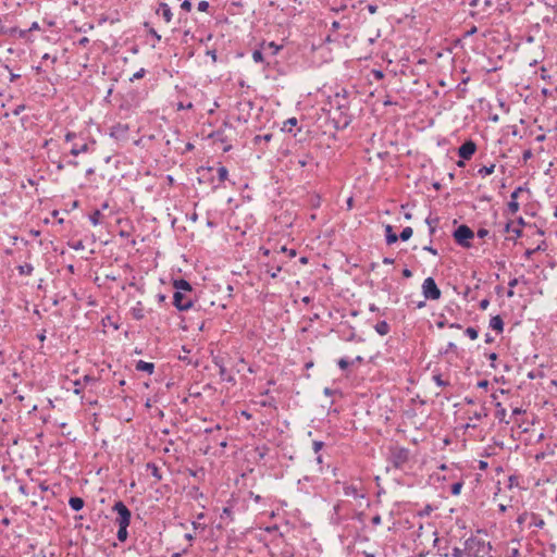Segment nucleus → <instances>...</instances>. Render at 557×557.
Returning <instances> with one entry per match:
<instances>
[{"mask_svg":"<svg viewBox=\"0 0 557 557\" xmlns=\"http://www.w3.org/2000/svg\"><path fill=\"white\" fill-rule=\"evenodd\" d=\"M349 103V92L345 88H341L329 97V117L337 131L345 129L352 121Z\"/></svg>","mask_w":557,"mask_h":557,"instance_id":"obj_1","label":"nucleus"},{"mask_svg":"<svg viewBox=\"0 0 557 557\" xmlns=\"http://www.w3.org/2000/svg\"><path fill=\"white\" fill-rule=\"evenodd\" d=\"M411 458L410 449L398 444L388 446L387 462L397 470H404Z\"/></svg>","mask_w":557,"mask_h":557,"instance_id":"obj_2","label":"nucleus"},{"mask_svg":"<svg viewBox=\"0 0 557 557\" xmlns=\"http://www.w3.org/2000/svg\"><path fill=\"white\" fill-rule=\"evenodd\" d=\"M465 550L469 557H484L492 550V545L482 539L470 536L465 541Z\"/></svg>","mask_w":557,"mask_h":557,"instance_id":"obj_3","label":"nucleus"},{"mask_svg":"<svg viewBox=\"0 0 557 557\" xmlns=\"http://www.w3.org/2000/svg\"><path fill=\"white\" fill-rule=\"evenodd\" d=\"M453 237L462 248H471V239L474 237V232L468 225L461 224L453 232Z\"/></svg>","mask_w":557,"mask_h":557,"instance_id":"obj_4","label":"nucleus"},{"mask_svg":"<svg viewBox=\"0 0 557 557\" xmlns=\"http://www.w3.org/2000/svg\"><path fill=\"white\" fill-rule=\"evenodd\" d=\"M195 297L193 293L174 292L172 304L178 311H187L194 307Z\"/></svg>","mask_w":557,"mask_h":557,"instance_id":"obj_5","label":"nucleus"},{"mask_svg":"<svg viewBox=\"0 0 557 557\" xmlns=\"http://www.w3.org/2000/svg\"><path fill=\"white\" fill-rule=\"evenodd\" d=\"M112 511L116 512L117 515L114 520L116 525L125 524L126 527H129L132 512L122 500H117L114 503Z\"/></svg>","mask_w":557,"mask_h":557,"instance_id":"obj_6","label":"nucleus"},{"mask_svg":"<svg viewBox=\"0 0 557 557\" xmlns=\"http://www.w3.org/2000/svg\"><path fill=\"white\" fill-rule=\"evenodd\" d=\"M422 294L424 299L428 300H437L441 298L442 292L436 285V282L433 277H426L422 283Z\"/></svg>","mask_w":557,"mask_h":557,"instance_id":"obj_7","label":"nucleus"},{"mask_svg":"<svg viewBox=\"0 0 557 557\" xmlns=\"http://www.w3.org/2000/svg\"><path fill=\"white\" fill-rule=\"evenodd\" d=\"M212 362L219 369V375L222 381H226L230 383L235 382L234 376L228 374V372H227L226 364H225L226 363L225 358L223 356H220V355L214 356L212 359Z\"/></svg>","mask_w":557,"mask_h":557,"instance_id":"obj_8","label":"nucleus"},{"mask_svg":"<svg viewBox=\"0 0 557 557\" xmlns=\"http://www.w3.org/2000/svg\"><path fill=\"white\" fill-rule=\"evenodd\" d=\"M475 151L476 144L472 139H468L458 148V156L460 159L470 160Z\"/></svg>","mask_w":557,"mask_h":557,"instance_id":"obj_9","label":"nucleus"},{"mask_svg":"<svg viewBox=\"0 0 557 557\" xmlns=\"http://www.w3.org/2000/svg\"><path fill=\"white\" fill-rule=\"evenodd\" d=\"M173 288L174 292H182V293H193L195 294V289L193 288L191 284L186 281L185 278H176L173 281Z\"/></svg>","mask_w":557,"mask_h":557,"instance_id":"obj_10","label":"nucleus"},{"mask_svg":"<svg viewBox=\"0 0 557 557\" xmlns=\"http://www.w3.org/2000/svg\"><path fill=\"white\" fill-rule=\"evenodd\" d=\"M156 13L158 15H161L166 23H170L172 21L173 13L171 11V8L165 2H161L159 4V8L156 10Z\"/></svg>","mask_w":557,"mask_h":557,"instance_id":"obj_11","label":"nucleus"},{"mask_svg":"<svg viewBox=\"0 0 557 557\" xmlns=\"http://www.w3.org/2000/svg\"><path fill=\"white\" fill-rule=\"evenodd\" d=\"M95 144H96V141H95V140H92V143H91V144H87V143H85V144H83V145H81V146H78V145H76V144H75V145H73V147L71 148L70 153H71L72 156H74V157H77L79 153L88 152V151L90 150V147H91V146H94Z\"/></svg>","mask_w":557,"mask_h":557,"instance_id":"obj_12","label":"nucleus"},{"mask_svg":"<svg viewBox=\"0 0 557 557\" xmlns=\"http://www.w3.org/2000/svg\"><path fill=\"white\" fill-rule=\"evenodd\" d=\"M490 327L497 333H503L504 331V320L500 315H494L490 320Z\"/></svg>","mask_w":557,"mask_h":557,"instance_id":"obj_13","label":"nucleus"},{"mask_svg":"<svg viewBox=\"0 0 557 557\" xmlns=\"http://www.w3.org/2000/svg\"><path fill=\"white\" fill-rule=\"evenodd\" d=\"M344 495L354 498L364 497V494L360 493L358 486L354 484L344 486Z\"/></svg>","mask_w":557,"mask_h":557,"instance_id":"obj_14","label":"nucleus"},{"mask_svg":"<svg viewBox=\"0 0 557 557\" xmlns=\"http://www.w3.org/2000/svg\"><path fill=\"white\" fill-rule=\"evenodd\" d=\"M132 317L135 320H143L145 318V308L141 301H137L136 305L131 309Z\"/></svg>","mask_w":557,"mask_h":557,"instance_id":"obj_15","label":"nucleus"},{"mask_svg":"<svg viewBox=\"0 0 557 557\" xmlns=\"http://www.w3.org/2000/svg\"><path fill=\"white\" fill-rule=\"evenodd\" d=\"M282 48L283 47L281 45H277L274 41H270V42L263 41L261 44V49L264 51H268L271 55H276Z\"/></svg>","mask_w":557,"mask_h":557,"instance_id":"obj_16","label":"nucleus"},{"mask_svg":"<svg viewBox=\"0 0 557 557\" xmlns=\"http://www.w3.org/2000/svg\"><path fill=\"white\" fill-rule=\"evenodd\" d=\"M135 369L140 372H147L149 374H152L154 371V364L152 362L139 360L136 362Z\"/></svg>","mask_w":557,"mask_h":557,"instance_id":"obj_17","label":"nucleus"},{"mask_svg":"<svg viewBox=\"0 0 557 557\" xmlns=\"http://www.w3.org/2000/svg\"><path fill=\"white\" fill-rule=\"evenodd\" d=\"M84 505H85V502L82 497H78V496H73L69 499V506L74 510V511H79L84 508Z\"/></svg>","mask_w":557,"mask_h":557,"instance_id":"obj_18","label":"nucleus"},{"mask_svg":"<svg viewBox=\"0 0 557 557\" xmlns=\"http://www.w3.org/2000/svg\"><path fill=\"white\" fill-rule=\"evenodd\" d=\"M374 330L379 335L384 336L389 333L391 326L385 320H382L374 325Z\"/></svg>","mask_w":557,"mask_h":557,"instance_id":"obj_19","label":"nucleus"},{"mask_svg":"<svg viewBox=\"0 0 557 557\" xmlns=\"http://www.w3.org/2000/svg\"><path fill=\"white\" fill-rule=\"evenodd\" d=\"M146 469L156 479V481L159 482V481L162 480L161 471H160L159 467L154 462H148L146 465Z\"/></svg>","mask_w":557,"mask_h":557,"instance_id":"obj_20","label":"nucleus"},{"mask_svg":"<svg viewBox=\"0 0 557 557\" xmlns=\"http://www.w3.org/2000/svg\"><path fill=\"white\" fill-rule=\"evenodd\" d=\"M385 239L388 245L395 244L398 240V236L394 233L393 226L385 225Z\"/></svg>","mask_w":557,"mask_h":557,"instance_id":"obj_21","label":"nucleus"},{"mask_svg":"<svg viewBox=\"0 0 557 557\" xmlns=\"http://www.w3.org/2000/svg\"><path fill=\"white\" fill-rule=\"evenodd\" d=\"M495 407H496V412H495L496 419H498L499 422H504V423L508 424L509 421L506 420V414H507L506 409L502 406L500 403H496Z\"/></svg>","mask_w":557,"mask_h":557,"instance_id":"obj_22","label":"nucleus"},{"mask_svg":"<svg viewBox=\"0 0 557 557\" xmlns=\"http://www.w3.org/2000/svg\"><path fill=\"white\" fill-rule=\"evenodd\" d=\"M298 120L296 117H289L287 119L282 126V132L284 133H293V129L295 126H297Z\"/></svg>","mask_w":557,"mask_h":557,"instance_id":"obj_23","label":"nucleus"},{"mask_svg":"<svg viewBox=\"0 0 557 557\" xmlns=\"http://www.w3.org/2000/svg\"><path fill=\"white\" fill-rule=\"evenodd\" d=\"M127 131H128V126L127 125H123L121 123H117L116 125H113L111 127L110 135L113 136V137H117L119 135L125 134Z\"/></svg>","mask_w":557,"mask_h":557,"instance_id":"obj_24","label":"nucleus"},{"mask_svg":"<svg viewBox=\"0 0 557 557\" xmlns=\"http://www.w3.org/2000/svg\"><path fill=\"white\" fill-rule=\"evenodd\" d=\"M18 32L17 27H5L2 23V20L0 18V37L4 35H9L11 37H14L16 33Z\"/></svg>","mask_w":557,"mask_h":557,"instance_id":"obj_25","label":"nucleus"},{"mask_svg":"<svg viewBox=\"0 0 557 557\" xmlns=\"http://www.w3.org/2000/svg\"><path fill=\"white\" fill-rule=\"evenodd\" d=\"M119 529H117V533H116V537L120 542H125L128 537V531H127V528L125 524H122V525H117Z\"/></svg>","mask_w":557,"mask_h":557,"instance_id":"obj_26","label":"nucleus"},{"mask_svg":"<svg viewBox=\"0 0 557 557\" xmlns=\"http://www.w3.org/2000/svg\"><path fill=\"white\" fill-rule=\"evenodd\" d=\"M144 27L147 29L148 34L157 41L159 42L161 40V35L158 34V32L150 25L149 22L144 23Z\"/></svg>","mask_w":557,"mask_h":557,"instance_id":"obj_27","label":"nucleus"},{"mask_svg":"<svg viewBox=\"0 0 557 557\" xmlns=\"http://www.w3.org/2000/svg\"><path fill=\"white\" fill-rule=\"evenodd\" d=\"M17 271L20 275H32L34 271V267L30 263H25L17 267Z\"/></svg>","mask_w":557,"mask_h":557,"instance_id":"obj_28","label":"nucleus"},{"mask_svg":"<svg viewBox=\"0 0 557 557\" xmlns=\"http://www.w3.org/2000/svg\"><path fill=\"white\" fill-rule=\"evenodd\" d=\"M494 170H495V164L492 163L490 165H484V166L480 168L478 171V174L485 177L487 175H491L494 172Z\"/></svg>","mask_w":557,"mask_h":557,"instance_id":"obj_29","label":"nucleus"},{"mask_svg":"<svg viewBox=\"0 0 557 557\" xmlns=\"http://www.w3.org/2000/svg\"><path fill=\"white\" fill-rule=\"evenodd\" d=\"M412 233H413L412 227L406 226L400 232L398 238H400L403 242H407L412 236Z\"/></svg>","mask_w":557,"mask_h":557,"instance_id":"obj_30","label":"nucleus"},{"mask_svg":"<svg viewBox=\"0 0 557 557\" xmlns=\"http://www.w3.org/2000/svg\"><path fill=\"white\" fill-rule=\"evenodd\" d=\"M216 174H218L219 182L223 183L228 176V171L225 166L221 165L216 169Z\"/></svg>","mask_w":557,"mask_h":557,"instance_id":"obj_31","label":"nucleus"},{"mask_svg":"<svg viewBox=\"0 0 557 557\" xmlns=\"http://www.w3.org/2000/svg\"><path fill=\"white\" fill-rule=\"evenodd\" d=\"M220 519L221 520H228V521H233V510L231 507H224L221 515H220Z\"/></svg>","mask_w":557,"mask_h":557,"instance_id":"obj_32","label":"nucleus"},{"mask_svg":"<svg viewBox=\"0 0 557 557\" xmlns=\"http://www.w3.org/2000/svg\"><path fill=\"white\" fill-rule=\"evenodd\" d=\"M272 137H273V135L270 133L264 134V135H257L253 138V143H255V145H260L262 141L269 143L272 139Z\"/></svg>","mask_w":557,"mask_h":557,"instance_id":"obj_33","label":"nucleus"},{"mask_svg":"<svg viewBox=\"0 0 557 557\" xmlns=\"http://www.w3.org/2000/svg\"><path fill=\"white\" fill-rule=\"evenodd\" d=\"M488 414L486 407L482 406L479 411L473 412V416L470 419L482 420L486 418Z\"/></svg>","mask_w":557,"mask_h":557,"instance_id":"obj_34","label":"nucleus"},{"mask_svg":"<svg viewBox=\"0 0 557 557\" xmlns=\"http://www.w3.org/2000/svg\"><path fill=\"white\" fill-rule=\"evenodd\" d=\"M438 222V219L435 218V219H432V218H426L425 220V223L429 225V233L430 235H434L435 231H436V223Z\"/></svg>","mask_w":557,"mask_h":557,"instance_id":"obj_35","label":"nucleus"},{"mask_svg":"<svg viewBox=\"0 0 557 557\" xmlns=\"http://www.w3.org/2000/svg\"><path fill=\"white\" fill-rule=\"evenodd\" d=\"M463 486V482L462 481H458V482H455L454 484H451L450 486V493L454 495V496H458L460 493H461V488Z\"/></svg>","mask_w":557,"mask_h":557,"instance_id":"obj_36","label":"nucleus"},{"mask_svg":"<svg viewBox=\"0 0 557 557\" xmlns=\"http://www.w3.org/2000/svg\"><path fill=\"white\" fill-rule=\"evenodd\" d=\"M252 60L256 63H263L264 62V57H263L262 49H256V50L252 51Z\"/></svg>","mask_w":557,"mask_h":557,"instance_id":"obj_37","label":"nucleus"},{"mask_svg":"<svg viewBox=\"0 0 557 557\" xmlns=\"http://www.w3.org/2000/svg\"><path fill=\"white\" fill-rule=\"evenodd\" d=\"M100 218L101 212L97 209L89 215V221L92 223V225H98L100 223Z\"/></svg>","mask_w":557,"mask_h":557,"instance_id":"obj_38","label":"nucleus"},{"mask_svg":"<svg viewBox=\"0 0 557 557\" xmlns=\"http://www.w3.org/2000/svg\"><path fill=\"white\" fill-rule=\"evenodd\" d=\"M522 191H529L528 187L524 185V186H518L510 195V200H517V198L519 197V195L522 193Z\"/></svg>","mask_w":557,"mask_h":557,"instance_id":"obj_39","label":"nucleus"},{"mask_svg":"<svg viewBox=\"0 0 557 557\" xmlns=\"http://www.w3.org/2000/svg\"><path fill=\"white\" fill-rule=\"evenodd\" d=\"M465 334L472 341L476 339L479 336L478 330L472 326L467 327Z\"/></svg>","mask_w":557,"mask_h":557,"instance_id":"obj_40","label":"nucleus"},{"mask_svg":"<svg viewBox=\"0 0 557 557\" xmlns=\"http://www.w3.org/2000/svg\"><path fill=\"white\" fill-rule=\"evenodd\" d=\"M433 381L435 382V384L440 387H445V386H448L449 385V382L448 381H444L442 379V375L438 373V374H434L433 375Z\"/></svg>","mask_w":557,"mask_h":557,"instance_id":"obj_41","label":"nucleus"},{"mask_svg":"<svg viewBox=\"0 0 557 557\" xmlns=\"http://www.w3.org/2000/svg\"><path fill=\"white\" fill-rule=\"evenodd\" d=\"M34 29H39V25L37 22H34L32 24V26L29 27V29L27 30H22V29H18V32L16 33V35H18L20 38H24L26 37L27 33L30 32V30H34Z\"/></svg>","mask_w":557,"mask_h":557,"instance_id":"obj_42","label":"nucleus"},{"mask_svg":"<svg viewBox=\"0 0 557 557\" xmlns=\"http://www.w3.org/2000/svg\"><path fill=\"white\" fill-rule=\"evenodd\" d=\"M519 208H520V206H519V203H518V201H517V200H510V201L508 202V211H509L511 214L517 213V212L519 211Z\"/></svg>","mask_w":557,"mask_h":557,"instance_id":"obj_43","label":"nucleus"},{"mask_svg":"<svg viewBox=\"0 0 557 557\" xmlns=\"http://www.w3.org/2000/svg\"><path fill=\"white\" fill-rule=\"evenodd\" d=\"M519 283V280L517 277H513L511 278L509 282H508V286H509V290L507 292V296L508 297H512L513 296V290L512 288L516 287Z\"/></svg>","mask_w":557,"mask_h":557,"instance_id":"obj_44","label":"nucleus"},{"mask_svg":"<svg viewBox=\"0 0 557 557\" xmlns=\"http://www.w3.org/2000/svg\"><path fill=\"white\" fill-rule=\"evenodd\" d=\"M268 451H269V447L267 445L256 448V453L258 454L260 459H263L265 457V455L268 454Z\"/></svg>","mask_w":557,"mask_h":557,"instance_id":"obj_45","label":"nucleus"},{"mask_svg":"<svg viewBox=\"0 0 557 557\" xmlns=\"http://www.w3.org/2000/svg\"><path fill=\"white\" fill-rule=\"evenodd\" d=\"M325 446L324 442L322 441H313L312 443V449L314 454H320V450Z\"/></svg>","mask_w":557,"mask_h":557,"instance_id":"obj_46","label":"nucleus"},{"mask_svg":"<svg viewBox=\"0 0 557 557\" xmlns=\"http://www.w3.org/2000/svg\"><path fill=\"white\" fill-rule=\"evenodd\" d=\"M350 361H348L347 358H341L338 361H337V364L341 370H346L348 369V367L350 366Z\"/></svg>","mask_w":557,"mask_h":557,"instance_id":"obj_47","label":"nucleus"},{"mask_svg":"<svg viewBox=\"0 0 557 557\" xmlns=\"http://www.w3.org/2000/svg\"><path fill=\"white\" fill-rule=\"evenodd\" d=\"M145 74H146V70L145 69H140V70H138L137 72H135L133 74V76L131 77V81L133 82L135 79H140V78H143L145 76Z\"/></svg>","mask_w":557,"mask_h":557,"instance_id":"obj_48","label":"nucleus"},{"mask_svg":"<svg viewBox=\"0 0 557 557\" xmlns=\"http://www.w3.org/2000/svg\"><path fill=\"white\" fill-rule=\"evenodd\" d=\"M73 384H74V393L76 395L82 394V392H83L82 381L81 380H76V381L73 382Z\"/></svg>","mask_w":557,"mask_h":557,"instance_id":"obj_49","label":"nucleus"},{"mask_svg":"<svg viewBox=\"0 0 557 557\" xmlns=\"http://www.w3.org/2000/svg\"><path fill=\"white\" fill-rule=\"evenodd\" d=\"M465 553H466L465 548L461 549L459 547H454L453 552H451V556L453 557H463Z\"/></svg>","mask_w":557,"mask_h":557,"instance_id":"obj_50","label":"nucleus"},{"mask_svg":"<svg viewBox=\"0 0 557 557\" xmlns=\"http://www.w3.org/2000/svg\"><path fill=\"white\" fill-rule=\"evenodd\" d=\"M457 349V346L455 343L449 342L445 348V350L442 351V354L447 355L450 351H455Z\"/></svg>","mask_w":557,"mask_h":557,"instance_id":"obj_51","label":"nucleus"},{"mask_svg":"<svg viewBox=\"0 0 557 557\" xmlns=\"http://www.w3.org/2000/svg\"><path fill=\"white\" fill-rule=\"evenodd\" d=\"M26 109L25 104H18L12 110V114L17 116Z\"/></svg>","mask_w":557,"mask_h":557,"instance_id":"obj_52","label":"nucleus"},{"mask_svg":"<svg viewBox=\"0 0 557 557\" xmlns=\"http://www.w3.org/2000/svg\"><path fill=\"white\" fill-rule=\"evenodd\" d=\"M193 103L191 102H188V103H184V102H178L177 103V110L178 111H182V110H189V109H193Z\"/></svg>","mask_w":557,"mask_h":557,"instance_id":"obj_53","label":"nucleus"},{"mask_svg":"<svg viewBox=\"0 0 557 557\" xmlns=\"http://www.w3.org/2000/svg\"><path fill=\"white\" fill-rule=\"evenodd\" d=\"M488 360L491 361V367L493 369H496L495 361L497 360V354L496 352H490L486 355Z\"/></svg>","mask_w":557,"mask_h":557,"instance_id":"obj_54","label":"nucleus"},{"mask_svg":"<svg viewBox=\"0 0 557 557\" xmlns=\"http://www.w3.org/2000/svg\"><path fill=\"white\" fill-rule=\"evenodd\" d=\"M209 2L206 0H202L198 3V10L201 12H206L209 9Z\"/></svg>","mask_w":557,"mask_h":557,"instance_id":"obj_55","label":"nucleus"},{"mask_svg":"<svg viewBox=\"0 0 557 557\" xmlns=\"http://www.w3.org/2000/svg\"><path fill=\"white\" fill-rule=\"evenodd\" d=\"M281 270L282 268L277 265L276 268H272V270H268V273L271 275V277L275 278Z\"/></svg>","mask_w":557,"mask_h":557,"instance_id":"obj_56","label":"nucleus"},{"mask_svg":"<svg viewBox=\"0 0 557 557\" xmlns=\"http://www.w3.org/2000/svg\"><path fill=\"white\" fill-rule=\"evenodd\" d=\"M533 157V152L531 149H527L523 151L522 153V159L524 162H527L529 159H531Z\"/></svg>","mask_w":557,"mask_h":557,"instance_id":"obj_57","label":"nucleus"},{"mask_svg":"<svg viewBox=\"0 0 557 557\" xmlns=\"http://www.w3.org/2000/svg\"><path fill=\"white\" fill-rule=\"evenodd\" d=\"M546 249H547V244H546V242H545V240H542V242H541V243H540V244L534 248V250H535L536 252H539V251H545Z\"/></svg>","mask_w":557,"mask_h":557,"instance_id":"obj_58","label":"nucleus"},{"mask_svg":"<svg viewBox=\"0 0 557 557\" xmlns=\"http://www.w3.org/2000/svg\"><path fill=\"white\" fill-rule=\"evenodd\" d=\"M446 325L448 326V323H447L446 319L444 318V314H442L441 319L436 322V326L438 329H443Z\"/></svg>","mask_w":557,"mask_h":557,"instance_id":"obj_59","label":"nucleus"},{"mask_svg":"<svg viewBox=\"0 0 557 557\" xmlns=\"http://www.w3.org/2000/svg\"><path fill=\"white\" fill-rule=\"evenodd\" d=\"M488 306H490V299H487V298L482 299L479 304V307L481 310H486Z\"/></svg>","mask_w":557,"mask_h":557,"instance_id":"obj_60","label":"nucleus"},{"mask_svg":"<svg viewBox=\"0 0 557 557\" xmlns=\"http://www.w3.org/2000/svg\"><path fill=\"white\" fill-rule=\"evenodd\" d=\"M181 8L188 12L191 10V2L189 0H184L181 4Z\"/></svg>","mask_w":557,"mask_h":557,"instance_id":"obj_61","label":"nucleus"},{"mask_svg":"<svg viewBox=\"0 0 557 557\" xmlns=\"http://www.w3.org/2000/svg\"><path fill=\"white\" fill-rule=\"evenodd\" d=\"M488 235V231L486 228H479L476 232V236L479 238H484Z\"/></svg>","mask_w":557,"mask_h":557,"instance_id":"obj_62","label":"nucleus"},{"mask_svg":"<svg viewBox=\"0 0 557 557\" xmlns=\"http://www.w3.org/2000/svg\"><path fill=\"white\" fill-rule=\"evenodd\" d=\"M423 250L432 253L433 256H437L438 255L437 249L433 248L431 245L424 246Z\"/></svg>","mask_w":557,"mask_h":557,"instance_id":"obj_63","label":"nucleus"},{"mask_svg":"<svg viewBox=\"0 0 557 557\" xmlns=\"http://www.w3.org/2000/svg\"><path fill=\"white\" fill-rule=\"evenodd\" d=\"M381 522H382V518H381V516H380V515H375V516H374V517H372V519H371V523H372L373 525H379V524H381Z\"/></svg>","mask_w":557,"mask_h":557,"instance_id":"obj_64","label":"nucleus"}]
</instances>
